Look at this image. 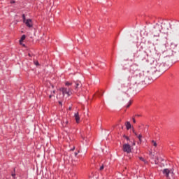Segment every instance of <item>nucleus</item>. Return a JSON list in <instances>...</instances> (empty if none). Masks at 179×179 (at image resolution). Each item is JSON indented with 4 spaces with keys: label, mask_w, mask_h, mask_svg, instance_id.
<instances>
[{
    "label": "nucleus",
    "mask_w": 179,
    "mask_h": 179,
    "mask_svg": "<svg viewBox=\"0 0 179 179\" xmlns=\"http://www.w3.org/2000/svg\"><path fill=\"white\" fill-rule=\"evenodd\" d=\"M133 145H135V143H134Z\"/></svg>",
    "instance_id": "2f4dec72"
},
{
    "label": "nucleus",
    "mask_w": 179,
    "mask_h": 179,
    "mask_svg": "<svg viewBox=\"0 0 179 179\" xmlns=\"http://www.w3.org/2000/svg\"><path fill=\"white\" fill-rule=\"evenodd\" d=\"M133 132H134V134L136 135V136H137V138H138L139 141H140V142H142V134H139V135L138 136V134H136V132H135V130H133Z\"/></svg>",
    "instance_id": "1a4fd4ad"
},
{
    "label": "nucleus",
    "mask_w": 179,
    "mask_h": 179,
    "mask_svg": "<svg viewBox=\"0 0 179 179\" xmlns=\"http://www.w3.org/2000/svg\"><path fill=\"white\" fill-rule=\"evenodd\" d=\"M136 117H141V115H136Z\"/></svg>",
    "instance_id": "393cba45"
},
{
    "label": "nucleus",
    "mask_w": 179,
    "mask_h": 179,
    "mask_svg": "<svg viewBox=\"0 0 179 179\" xmlns=\"http://www.w3.org/2000/svg\"><path fill=\"white\" fill-rule=\"evenodd\" d=\"M65 85H66V86H71V85H72V83H69V82H66L65 83Z\"/></svg>",
    "instance_id": "dca6fc26"
},
{
    "label": "nucleus",
    "mask_w": 179,
    "mask_h": 179,
    "mask_svg": "<svg viewBox=\"0 0 179 179\" xmlns=\"http://www.w3.org/2000/svg\"><path fill=\"white\" fill-rule=\"evenodd\" d=\"M150 156H151L152 159H155V164H159V157H155V155H152V152H150Z\"/></svg>",
    "instance_id": "423d86ee"
},
{
    "label": "nucleus",
    "mask_w": 179,
    "mask_h": 179,
    "mask_svg": "<svg viewBox=\"0 0 179 179\" xmlns=\"http://www.w3.org/2000/svg\"><path fill=\"white\" fill-rule=\"evenodd\" d=\"M54 94H55V90H53L52 92L51 93V94L49 96V99H51V97H52L54 96Z\"/></svg>",
    "instance_id": "f8f14e48"
},
{
    "label": "nucleus",
    "mask_w": 179,
    "mask_h": 179,
    "mask_svg": "<svg viewBox=\"0 0 179 179\" xmlns=\"http://www.w3.org/2000/svg\"><path fill=\"white\" fill-rule=\"evenodd\" d=\"M162 166H163V167H164V164H163Z\"/></svg>",
    "instance_id": "473e14b6"
},
{
    "label": "nucleus",
    "mask_w": 179,
    "mask_h": 179,
    "mask_svg": "<svg viewBox=\"0 0 179 179\" xmlns=\"http://www.w3.org/2000/svg\"><path fill=\"white\" fill-rule=\"evenodd\" d=\"M123 152H127V153H131L132 152V148L129 144L123 145Z\"/></svg>",
    "instance_id": "7ed1b4c3"
},
{
    "label": "nucleus",
    "mask_w": 179,
    "mask_h": 179,
    "mask_svg": "<svg viewBox=\"0 0 179 179\" xmlns=\"http://www.w3.org/2000/svg\"><path fill=\"white\" fill-rule=\"evenodd\" d=\"M76 86H75V90H78V89H79L80 87V82L77 81V82H74Z\"/></svg>",
    "instance_id": "6e6552de"
},
{
    "label": "nucleus",
    "mask_w": 179,
    "mask_h": 179,
    "mask_svg": "<svg viewBox=\"0 0 179 179\" xmlns=\"http://www.w3.org/2000/svg\"><path fill=\"white\" fill-rule=\"evenodd\" d=\"M34 64L36 66H38V62H35Z\"/></svg>",
    "instance_id": "4be33fe9"
},
{
    "label": "nucleus",
    "mask_w": 179,
    "mask_h": 179,
    "mask_svg": "<svg viewBox=\"0 0 179 179\" xmlns=\"http://www.w3.org/2000/svg\"><path fill=\"white\" fill-rule=\"evenodd\" d=\"M47 2H49V5H50V6H51V0H47Z\"/></svg>",
    "instance_id": "aec40b11"
},
{
    "label": "nucleus",
    "mask_w": 179,
    "mask_h": 179,
    "mask_svg": "<svg viewBox=\"0 0 179 179\" xmlns=\"http://www.w3.org/2000/svg\"><path fill=\"white\" fill-rule=\"evenodd\" d=\"M12 176H13V177H15V174L13 173V174H12Z\"/></svg>",
    "instance_id": "c756f323"
},
{
    "label": "nucleus",
    "mask_w": 179,
    "mask_h": 179,
    "mask_svg": "<svg viewBox=\"0 0 179 179\" xmlns=\"http://www.w3.org/2000/svg\"><path fill=\"white\" fill-rule=\"evenodd\" d=\"M24 40H26V35H22L20 40V43H22V41H23Z\"/></svg>",
    "instance_id": "9b49d317"
},
{
    "label": "nucleus",
    "mask_w": 179,
    "mask_h": 179,
    "mask_svg": "<svg viewBox=\"0 0 179 179\" xmlns=\"http://www.w3.org/2000/svg\"><path fill=\"white\" fill-rule=\"evenodd\" d=\"M29 57H31V55L30 53L28 54Z\"/></svg>",
    "instance_id": "cd10ccee"
},
{
    "label": "nucleus",
    "mask_w": 179,
    "mask_h": 179,
    "mask_svg": "<svg viewBox=\"0 0 179 179\" xmlns=\"http://www.w3.org/2000/svg\"><path fill=\"white\" fill-rule=\"evenodd\" d=\"M74 117L77 124H79V122L80 121V117L79 116V113H75Z\"/></svg>",
    "instance_id": "0eeeda50"
},
{
    "label": "nucleus",
    "mask_w": 179,
    "mask_h": 179,
    "mask_svg": "<svg viewBox=\"0 0 179 179\" xmlns=\"http://www.w3.org/2000/svg\"><path fill=\"white\" fill-rule=\"evenodd\" d=\"M71 150H72V151L75 150V147H73V148L71 149Z\"/></svg>",
    "instance_id": "a878e982"
},
{
    "label": "nucleus",
    "mask_w": 179,
    "mask_h": 179,
    "mask_svg": "<svg viewBox=\"0 0 179 179\" xmlns=\"http://www.w3.org/2000/svg\"><path fill=\"white\" fill-rule=\"evenodd\" d=\"M59 103L61 106H62V102L59 101Z\"/></svg>",
    "instance_id": "b1692460"
},
{
    "label": "nucleus",
    "mask_w": 179,
    "mask_h": 179,
    "mask_svg": "<svg viewBox=\"0 0 179 179\" xmlns=\"http://www.w3.org/2000/svg\"><path fill=\"white\" fill-rule=\"evenodd\" d=\"M139 159L141 160V162H143L144 163H147V162L143 159L142 157H139Z\"/></svg>",
    "instance_id": "2eb2a0df"
},
{
    "label": "nucleus",
    "mask_w": 179,
    "mask_h": 179,
    "mask_svg": "<svg viewBox=\"0 0 179 179\" xmlns=\"http://www.w3.org/2000/svg\"><path fill=\"white\" fill-rule=\"evenodd\" d=\"M104 167H105L104 164H102V165L100 166V168H99V171H103V170H104Z\"/></svg>",
    "instance_id": "ddd939ff"
},
{
    "label": "nucleus",
    "mask_w": 179,
    "mask_h": 179,
    "mask_svg": "<svg viewBox=\"0 0 179 179\" xmlns=\"http://www.w3.org/2000/svg\"><path fill=\"white\" fill-rule=\"evenodd\" d=\"M165 34L170 36L175 40H179V22L173 25L172 31L164 32ZM166 50L163 51L162 54L164 57H173V55H179V45L174 42L167 43L165 45Z\"/></svg>",
    "instance_id": "f257e3e1"
},
{
    "label": "nucleus",
    "mask_w": 179,
    "mask_h": 179,
    "mask_svg": "<svg viewBox=\"0 0 179 179\" xmlns=\"http://www.w3.org/2000/svg\"><path fill=\"white\" fill-rule=\"evenodd\" d=\"M60 92H62L63 97L65 94H67L68 97L72 94V88L70 87H62L59 89Z\"/></svg>",
    "instance_id": "f03ea898"
},
{
    "label": "nucleus",
    "mask_w": 179,
    "mask_h": 179,
    "mask_svg": "<svg viewBox=\"0 0 179 179\" xmlns=\"http://www.w3.org/2000/svg\"><path fill=\"white\" fill-rule=\"evenodd\" d=\"M22 19H23V22L24 23V22H26L27 20H26V16L24 15V14L22 15Z\"/></svg>",
    "instance_id": "f3484780"
},
{
    "label": "nucleus",
    "mask_w": 179,
    "mask_h": 179,
    "mask_svg": "<svg viewBox=\"0 0 179 179\" xmlns=\"http://www.w3.org/2000/svg\"><path fill=\"white\" fill-rule=\"evenodd\" d=\"M132 104V101H129V104L127 106V108H129L130 106Z\"/></svg>",
    "instance_id": "a211bd4d"
},
{
    "label": "nucleus",
    "mask_w": 179,
    "mask_h": 179,
    "mask_svg": "<svg viewBox=\"0 0 179 179\" xmlns=\"http://www.w3.org/2000/svg\"><path fill=\"white\" fill-rule=\"evenodd\" d=\"M132 120H133V122L135 124L136 122V120H135V117H133Z\"/></svg>",
    "instance_id": "412c9836"
},
{
    "label": "nucleus",
    "mask_w": 179,
    "mask_h": 179,
    "mask_svg": "<svg viewBox=\"0 0 179 179\" xmlns=\"http://www.w3.org/2000/svg\"><path fill=\"white\" fill-rule=\"evenodd\" d=\"M170 173H172V174H173L174 172L173 171V169H171L170 171L169 170V169H165L163 171V173L165 174L166 177H169Z\"/></svg>",
    "instance_id": "20e7f679"
},
{
    "label": "nucleus",
    "mask_w": 179,
    "mask_h": 179,
    "mask_svg": "<svg viewBox=\"0 0 179 179\" xmlns=\"http://www.w3.org/2000/svg\"><path fill=\"white\" fill-rule=\"evenodd\" d=\"M75 156H78V152H75Z\"/></svg>",
    "instance_id": "bb28decb"
},
{
    "label": "nucleus",
    "mask_w": 179,
    "mask_h": 179,
    "mask_svg": "<svg viewBox=\"0 0 179 179\" xmlns=\"http://www.w3.org/2000/svg\"><path fill=\"white\" fill-rule=\"evenodd\" d=\"M124 138H125V139H127V141H129V137H128L127 136H124Z\"/></svg>",
    "instance_id": "6ab92c4d"
},
{
    "label": "nucleus",
    "mask_w": 179,
    "mask_h": 179,
    "mask_svg": "<svg viewBox=\"0 0 179 179\" xmlns=\"http://www.w3.org/2000/svg\"><path fill=\"white\" fill-rule=\"evenodd\" d=\"M10 3H15V1H11Z\"/></svg>",
    "instance_id": "5701e85b"
},
{
    "label": "nucleus",
    "mask_w": 179,
    "mask_h": 179,
    "mask_svg": "<svg viewBox=\"0 0 179 179\" xmlns=\"http://www.w3.org/2000/svg\"><path fill=\"white\" fill-rule=\"evenodd\" d=\"M24 23H25L26 26L27 27H33V22L30 19H27Z\"/></svg>",
    "instance_id": "39448f33"
},
{
    "label": "nucleus",
    "mask_w": 179,
    "mask_h": 179,
    "mask_svg": "<svg viewBox=\"0 0 179 179\" xmlns=\"http://www.w3.org/2000/svg\"><path fill=\"white\" fill-rule=\"evenodd\" d=\"M125 125H126L127 129H131V123L129 122H127Z\"/></svg>",
    "instance_id": "9d476101"
},
{
    "label": "nucleus",
    "mask_w": 179,
    "mask_h": 179,
    "mask_svg": "<svg viewBox=\"0 0 179 179\" xmlns=\"http://www.w3.org/2000/svg\"><path fill=\"white\" fill-rule=\"evenodd\" d=\"M57 99H59V96H57Z\"/></svg>",
    "instance_id": "7c9ffc66"
},
{
    "label": "nucleus",
    "mask_w": 179,
    "mask_h": 179,
    "mask_svg": "<svg viewBox=\"0 0 179 179\" xmlns=\"http://www.w3.org/2000/svg\"><path fill=\"white\" fill-rule=\"evenodd\" d=\"M51 87H52V89H53L54 88V85H51Z\"/></svg>",
    "instance_id": "c85d7f7f"
},
{
    "label": "nucleus",
    "mask_w": 179,
    "mask_h": 179,
    "mask_svg": "<svg viewBox=\"0 0 179 179\" xmlns=\"http://www.w3.org/2000/svg\"><path fill=\"white\" fill-rule=\"evenodd\" d=\"M152 145H153V146H155V148H156V146H157V143H156V141H152Z\"/></svg>",
    "instance_id": "4468645a"
}]
</instances>
